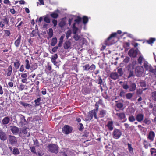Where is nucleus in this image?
I'll list each match as a JSON object with an SVG mask.
<instances>
[{"mask_svg":"<svg viewBox=\"0 0 156 156\" xmlns=\"http://www.w3.org/2000/svg\"><path fill=\"white\" fill-rule=\"evenodd\" d=\"M83 20V23L85 25H86L88 21V19L87 17L84 16L83 17L82 19L80 17L78 16L77 19L75 20V23H75L76 25H79L81 24V21Z\"/></svg>","mask_w":156,"mask_h":156,"instance_id":"f257e3e1","label":"nucleus"},{"mask_svg":"<svg viewBox=\"0 0 156 156\" xmlns=\"http://www.w3.org/2000/svg\"><path fill=\"white\" fill-rule=\"evenodd\" d=\"M97 112L95 110H93L90 111L87 114L86 120L88 121L91 120L93 119V117H94L95 119H98V118L97 115Z\"/></svg>","mask_w":156,"mask_h":156,"instance_id":"f03ea898","label":"nucleus"},{"mask_svg":"<svg viewBox=\"0 0 156 156\" xmlns=\"http://www.w3.org/2000/svg\"><path fill=\"white\" fill-rule=\"evenodd\" d=\"M47 147L48 150L52 153L57 154L58 152V147L55 144H49L48 146Z\"/></svg>","mask_w":156,"mask_h":156,"instance_id":"7ed1b4c3","label":"nucleus"},{"mask_svg":"<svg viewBox=\"0 0 156 156\" xmlns=\"http://www.w3.org/2000/svg\"><path fill=\"white\" fill-rule=\"evenodd\" d=\"M122 134L121 131L117 129H115L112 133V136L114 139H118L119 138Z\"/></svg>","mask_w":156,"mask_h":156,"instance_id":"20e7f679","label":"nucleus"},{"mask_svg":"<svg viewBox=\"0 0 156 156\" xmlns=\"http://www.w3.org/2000/svg\"><path fill=\"white\" fill-rule=\"evenodd\" d=\"M72 127L68 125H65L62 128L63 133L66 134L70 133L72 132Z\"/></svg>","mask_w":156,"mask_h":156,"instance_id":"39448f33","label":"nucleus"},{"mask_svg":"<svg viewBox=\"0 0 156 156\" xmlns=\"http://www.w3.org/2000/svg\"><path fill=\"white\" fill-rule=\"evenodd\" d=\"M28 129L24 127L20 129V135L22 137L28 136H30V133L27 131Z\"/></svg>","mask_w":156,"mask_h":156,"instance_id":"423d86ee","label":"nucleus"},{"mask_svg":"<svg viewBox=\"0 0 156 156\" xmlns=\"http://www.w3.org/2000/svg\"><path fill=\"white\" fill-rule=\"evenodd\" d=\"M144 72V68L142 66H137L135 70V73L137 76L140 77L142 76Z\"/></svg>","mask_w":156,"mask_h":156,"instance_id":"0eeeda50","label":"nucleus"},{"mask_svg":"<svg viewBox=\"0 0 156 156\" xmlns=\"http://www.w3.org/2000/svg\"><path fill=\"white\" fill-rule=\"evenodd\" d=\"M18 116L20 118V125L23 126L27 125V122L25 119V116L21 114L19 115Z\"/></svg>","mask_w":156,"mask_h":156,"instance_id":"6e6552de","label":"nucleus"},{"mask_svg":"<svg viewBox=\"0 0 156 156\" xmlns=\"http://www.w3.org/2000/svg\"><path fill=\"white\" fill-rule=\"evenodd\" d=\"M116 115L118 117L119 120H123L122 121V122H125L127 120L126 117L125 115L123 112L117 113H116Z\"/></svg>","mask_w":156,"mask_h":156,"instance_id":"1a4fd4ad","label":"nucleus"},{"mask_svg":"<svg viewBox=\"0 0 156 156\" xmlns=\"http://www.w3.org/2000/svg\"><path fill=\"white\" fill-rule=\"evenodd\" d=\"M117 35V33H112L111 35L108 38L107 40L105 41V44L107 45H110L112 44L115 42L113 43H112L110 42V40L111 38L113 37H115Z\"/></svg>","mask_w":156,"mask_h":156,"instance_id":"9d476101","label":"nucleus"},{"mask_svg":"<svg viewBox=\"0 0 156 156\" xmlns=\"http://www.w3.org/2000/svg\"><path fill=\"white\" fill-rule=\"evenodd\" d=\"M137 50H134V49H132L129 51L128 55L130 57L135 58L137 56Z\"/></svg>","mask_w":156,"mask_h":156,"instance_id":"9b49d317","label":"nucleus"},{"mask_svg":"<svg viewBox=\"0 0 156 156\" xmlns=\"http://www.w3.org/2000/svg\"><path fill=\"white\" fill-rule=\"evenodd\" d=\"M106 126L108 128L109 130L110 131L114 129L113 121L112 120L108 121Z\"/></svg>","mask_w":156,"mask_h":156,"instance_id":"f8f14e48","label":"nucleus"},{"mask_svg":"<svg viewBox=\"0 0 156 156\" xmlns=\"http://www.w3.org/2000/svg\"><path fill=\"white\" fill-rule=\"evenodd\" d=\"M9 141L11 144H14L17 143L16 137L13 136H10L9 137Z\"/></svg>","mask_w":156,"mask_h":156,"instance_id":"ddd939ff","label":"nucleus"},{"mask_svg":"<svg viewBox=\"0 0 156 156\" xmlns=\"http://www.w3.org/2000/svg\"><path fill=\"white\" fill-rule=\"evenodd\" d=\"M135 64V62H133L126 66V68L128 71H134Z\"/></svg>","mask_w":156,"mask_h":156,"instance_id":"4468645a","label":"nucleus"},{"mask_svg":"<svg viewBox=\"0 0 156 156\" xmlns=\"http://www.w3.org/2000/svg\"><path fill=\"white\" fill-rule=\"evenodd\" d=\"M7 136L5 133L2 130H0V139L4 141L6 140Z\"/></svg>","mask_w":156,"mask_h":156,"instance_id":"2eb2a0df","label":"nucleus"},{"mask_svg":"<svg viewBox=\"0 0 156 156\" xmlns=\"http://www.w3.org/2000/svg\"><path fill=\"white\" fill-rule=\"evenodd\" d=\"M21 77L22 78L21 81L23 83H27V73H21L20 74ZM20 74H19L20 75Z\"/></svg>","mask_w":156,"mask_h":156,"instance_id":"dca6fc26","label":"nucleus"},{"mask_svg":"<svg viewBox=\"0 0 156 156\" xmlns=\"http://www.w3.org/2000/svg\"><path fill=\"white\" fill-rule=\"evenodd\" d=\"M147 70H149L150 72L154 73V75H156V68L154 69L150 65L147 63Z\"/></svg>","mask_w":156,"mask_h":156,"instance_id":"f3484780","label":"nucleus"},{"mask_svg":"<svg viewBox=\"0 0 156 156\" xmlns=\"http://www.w3.org/2000/svg\"><path fill=\"white\" fill-rule=\"evenodd\" d=\"M21 35L20 34L18 36L17 39L15 41L14 45L16 47H18L20 46L21 42Z\"/></svg>","mask_w":156,"mask_h":156,"instance_id":"a211bd4d","label":"nucleus"},{"mask_svg":"<svg viewBox=\"0 0 156 156\" xmlns=\"http://www.w3.org/2000/svg\"><path fill=\"white\" fill-rule=\"evenodd\" d=\"M155 133L154 132L150 131L147 137L148 139L149 140L151 141H153L155 137Z\"/></svg>","mask_w":156,"mask_h":156,"instance_id":"6ab92c4d","label":"nucleus"},{"mask_svg":"<svg viewBox=\"0 0 156 156\" xmlns=\"http://www.w3.org/2000/svg\"><path fill=\"white\" fill-rule=\"evenodd\" d=\"M10 128L11 131L14 134H16L18 133L19 130L18 128L15 126H11Z\"/></svg>","mask_w":156,"mask_h":156,"instance_id":"aec40b11","label":"nucleus"},{"mask_svg":"<svg viewBox=\"0 0 156 156\" xmlns=\"http://www.w3.org/2000/svg\"><path fill=\"white\" fill-rule=\"evenodd\" d=\"M136 88V85L135 83L131 82L129 86V90L130 91H133L135 90Z\"/></svg>","mask_w":156,"mask_h":156,"instance_id":"412c9836","label":"nucleus"},{"mask_svg":"<svg viewBox=\"0 0 156 156\" xmlns=\"http://www.w3.org/2000/svg\"><path fill=\"white\" fill-rule=\"evenodd\" d=\"M111 78L114 80H116L119 78V76L118 73L116 72H112L110 75Z\"/></svg>","mask_w":156,"mask_h":156,"instance_id":"4be33fe9","label":"nucleus"},{"mask_svg":"<svg viewBox=\"0 0 156 156\" xmlns=\"http://www.w3.org/2000/svg\"><path fill=\"white\" fill-rule=\"evenodd\" d=\"M136 118L137 121L140 122L143 119L144 115L142 114H138L136 115Z\"/></svg>","mask_w":156,"mask_h":156,"instance_id":"5701e85b","label":"nucleus"},{"mask_svg":"<svg viewBox=\"0 0 156 156\" xmlns=\"http://www.w3.org/2000/svg\"><path fill=\"white\" fill-rule=\"evenodd\" d=\"M71 44V43L69 41H66L64 44V48L65 49H68L70 47Z\"/></svg>","mask_w":156,"mask_h":156,"instance_id":"b1692460","label":"nucleus"},{"mask_svg":"<svg viewBox=\"0 0 156 156\" xmlns=\"http://www.w3.org/2000/svg\"><path fill=\"white\" fill-rule=\"evenodd\" d=\"M107 112L106 110L101 109L99 111V116L101 118L104 117L106 114Z\"/></svg>","mask_w":156,"mask_h":156,"instance_id":"393cba45","label":"nucleus"},{"mask_svg":"<svg viewBox=\"0 0 156 156\" xmlns=\"http://www.w3.org/2000/svg\"><path fill=\"white\" fill-rule=\"evenodd\" d=\"M7 72L6 73V76H11L12 74V66L11 65L9 66L7 69Z\"/></svg>","mask_w":156,"mask_h":156,"instance_id":"a878e982","label":"nucleus"},{"mask_svg":"<svg viewBox=\"0 0 156 156\" xmlns=\"http://www.w3.org/2000/svg\"><path fill=\"white\" fill-rule=\"evenodd\" d=\"M10 121V119L8 117H5L2 120V123L4 125L8 124Z\"/></svg>","mask_w":156,"mask_h":156,"instance_id":"bb28decb","label":"nucleus"},{"mask_svg":"<svg viewBox=\"0 0 156 156\" xmlns=\"http://www.w3.org/2000/svg\"><path fill=\"white\" fill-rule=\"evenodd\" d=\"M48 34V36L47 37V38L48 40H49L52 37L53 34V30L52 28H51L49 29Z\"/></svg>","mask_w":156,"mask_h":156,"instance_id":"cd10ccee","label":"nucleus"},{"mask_svg":"<svg viewBox=\"0 0 156 156\" xmlns=\"http://www.w3.org/2000/svg\"><path fill=\"white\" fill-rule=\"evenodd\" d=\"M14 63V65L15 68L17 69H19L20 66V62L18 60H16V61L13 62Z\"/></svg>","mask_w":156,"mask_h":156,"instance_id":"c85d7f7f","label":"nucleus"},{"mask_svg":"<svg viewBox=\"0 0 156 156\" xmlns=\"http://www.w3.org/2000/svg\"><path fill=\"white\" fill-rule=\"evenodd\" d=\"M72 28L73 33L74 34H77L79 30V29L76 26L75 23H73Z\"/></svg>","mask_w":156,"mask_h":156,"instance_id":"c756f323","label":"nucleus"},{"mask_svg":"<svg viewBox=\"0 0 156 156\" xmlns=\"http://www.w3.org/2000/svg\"><path fill=\"white\" fill-rule=\"evenodd\" d=\"M127 74H128L127 78L128 79L131 77H133L135 76L134 71H128Z\"/></svg>","mask_w":156,"mask_h":156,"instance_id":"7c9ffc66","label":"nucleus"},{"mask_svg":"<svg viewBox=\"0 0 156 156\" xmlns=\"http://www.w3.org/2000/svg\"><path fill=\"white\" fill-rule=\"evenodd\" d=\"M2 21L5 24L9 25V19L5 16H4V18L2 19Z\"/></svg>","mask_w":156,"mask_h":156,"instance_id":"2f4dec72","label":"nucleus"},{"mask_svg":"<svg viewBox=\"0 0 156 156\" xmlns=\"http://www.w3.org/2000/svg\"><path fill=\"white\" fill-rule=\"evenodd\" d=\"M57 41V39L56 37L53 38L51 41V45L52 46H54L56 44Z\"/></svg>","mask_w":156,"mask_h":156,"instance_id":"473e14b6","label":"nucleus"},{"mask_svg":"<svg viewBox=\"0 0 156 156\" xmlns=\"http://www.w3.org/2000/svg\"><path fill=\"white\" fill-rule=\"evenodd\" d=\"M155 38H150L148 40H147V42L150 44H151L156 41Z\"/></svg>","mask_w":156,"mask_h":156,"instance_id":"72a5a7b5","label":"nucleus"},{"mask_svg":"<svg viewBox=\"0 0 156 156\" xmlns=\"http://www.w3.org/2000/svg\"><path fill=\"white\" fill-rule=\"evenodd\" d=\"M25 68L27 69H29L30 68V62L28 59L25 60Z\"/></svg>","mask_w":156,"mask_h":156,"instance_id":"f704fd0d","label":"nucleus"},{"mask_svg":"<svg viewBox=\"0 0 156 156\" xmlns=\"http://www.w3.org/2000/svg\"><path fill=\"white\" fill-rule=\"evenodd\" d=\"M12 153L14 155H17L20 154V151L18 148L14 147Z\"/></svg>","mask_w":156,"mask_h":156,"instance_id":"c9c22d12","label":"nucleus"},{"mask_svg":"<svg viewBox=\"0 0 156 156\" xmlns=\"http://www.w3.org/2000/svg\"><path fill=\"white\" fill-rule=\"evenodd\" d=\"M151 154V155L155 156L156 155V149L151 148L150 149Z\"/></svg>","mask_w":156,"mask_h":156,"instance_id":"e433bc0d","label":"nucleus"},{"mask_svg":"<svg viewBox=\"0 0 156 156\" xmlns=\"http://www.w3.org/2000/svg\"><path fill=\"white\" fill-rule=\"evenodd\" d=\"M117 73L119 75V76H121L123 74L122 69V68H120L118 69L117 70Z\"/></svg>","mask_w":156,"mask_h":156,"instance_id":"4c0bfd02","label":"nucleus"},{"mask_svg":"<svg viewBox=\"0 0 156 156\" xmlns=\"http://www.w3.org/2000/svg\"><path fill=\"white\" fill-rule=\"evenodd\" d=\"M98 79L97 80V83L100 85H101L102 84L103 81L102 79L101 78L100 76L98 75Z\"/></svg>","mask_w":156,"mask_h":156,"instance_id":"58836bf2","label":"nucleus"},{"mask_svg":"<svg viewBox=\"0 0 156 156\" xmlns=\"http://www.w3.org/2000/svg\"><path fill=\"white\" fill-rule=\"evenodd\" d=\"M41 98H38L37 99H35L34 100V102L35 103V106L36 107L39 106L40 105V102L41 101Z\"/></svg>","mask_w":156,"mask_h":156,"instance_id":"ea45409f","label":"nucleus"},{"mask_svg":"<svg viewBox=\"0 0 156 156\" xmlns=\"http://www.w3.org/2000/svg\"><path fill=\"white\" fill-rule=\"evenodd\" d=\"M130 58L129 57L126 56L123 60V62L125 64L128 63L130 61Z\"/></svg>","mask_w":156,"mask_h":156,"instance_id":"a19ab883","label":"nucleus"},{"mask_svg":"<svg viewBox=\"0 0 156 156\" xmlns=\"http://www.w3.org/2000/svg\"><path fill=\"white\" fill-rule=\"evenodd\" d=\"M128 120L129 122H133L136 119L132 115L129 117Z\"/></svg>","mask_w":156,"mask_h":156,"instance_id":"79ce46f5","label":"nucleus"},{"mask_svg":"<svg viewBox=\"0 0 156 156\" xmlns=\"http://www.w3.org/2000/svg\"><path fill=\"white\" fill-rule=\"evenodd\" d=\"M133 95V94L130 93L126 94V98L128 99H131Z\"/></svg>","mask_w":156,"mask_h":156,"instance_id":"37998d69","label":"nucleus"},{"mask_svg":"<svg viewBox=\"0 0 156 156\" xmlns=\"http://www.w3.org/2000/svg\"><path fill=\"white\" fill-rule=\"evenodd\" d=\"M83 70L84 71H89V65L88 64H86L83 66Z\"/></svg>","mask_w":156,"mask_h":156,"instance_id":"c03bdc74","label":"nucleus"},{"mask_svg":"<svg viewBox=\"0 0 156 156\" xmlns=\"http://www.w3.org/2000/svg\"><path fill=\"white\" fill-rule=\"evenodd\" d=\"M50 16L53 18L56 19L58 16V15L57 13H53L50 14Z\"/></svg>","mask_w":156,"mask_h":156,"instance_id":"a18cd8bd","label":"nucleus"},{"mask_svg":"<svg viewBox=\"0 0 156 156\" xmlns=\"http://www.w3.org/2000/svg\"><path fill=\"white\" fill-rule=\"evenodd\" d=\"M20 104L25 107H26L28 106L30 107L31 106V105L23 102H21Z\"/></svg>","mask_w":156,"mask_h":156,"instance_id":"49530a36","label":"nucleus"},{"mask_svg":"<svg viewBox=\"0 0 156 156\" xmlns=\"http://www.w3.org/2000/svg\"><path fill=\"white\" fill-rule=\"evenodd\" d=\"M127 145L128 146V149L129 152L131 153L133 152V149L131 145L129 143H128Z\"/></svg>","mask_w":156,"mask_h":156,"instance_id":"de8ad7c7","label":"nucleus"},{"mask_svg":"<svg viewBox=\"0 0 156 156\" xmlns=\"http://www.w3.org/2000/svg\"><path fill=\"white\" fill-rule=\"evenodd\" d=\"M144 60L143 56H140L138 59V61L139 63L141 64L142 62Z\"/></svg>","mask_w":156,"mask_h":156,"instance_id":"09e8293b","label":"nucleus"},{"mask_svg":"<svg viewBox=\"0 0 156 156\" xmlns=\"http://www.w3.org/2000/svg\"><path fill=\"white\" fill-rule=\"evenodd\" d=\"M84 127L83 125L81 123H80L79 125L78 129L80 131L82 132L83 131Z\"/></svg>","mask_w":156,"mask_h":156,"instance_id":"8fccbe9b","label":"nucleus"},{"mask_svg":"<svg viewBox=\"0 0 156 156\" xmlns=\"http://www.w3.org/2000/svg\"><path fill=\"white\" fill-rule=\"evenodd\" d=\"M122 87L125 90H127L129 88V86L126 83H124L122 85Z\"/></svg>","mask_w":156,"mask_h":156,"instance_id":"3c124183","label":"nucleus"},{"mask_svg":"<svg viewBox=\"0 0 156 156\" xmlns=\"http://www.w3.org/2000/svg\"><path fill=\"white\" fill-rule=\"evenodd\" d=\"M73 38L75 40L78 41L80 38V36L78 35L77 34H74L73 36Z\"/></svg>","mask_w":156,"mask_h":156,"instance_id":"603ef678","label":"nucleus"},{"mask_svg":"<svg viewBox=\"0 0 156 156\" xmlns=\"http://www.w3.org/2000/svg\"><path fill=\"white\" fill-rule=\"evenodd\" d=\"M71 33V31L70 30H69L67 31L66 33V37L67 39H68L69 37L70 36Z\"/></svg>","mask_w":156,"mask_h":156,"instance_id":"864d4df0","label":"nucleus"},{"mask_svg":"<svg viewBox=\"0 0 156 156\" xmlns=\"http://www.w3.org/2000/svg\"><path fill=\"white\" fill-rule=\"evenodd\" d=\"M95 66L94 64H92L90 66H89V71H93L95 69Z\"/></svg>","mask_w":156,"mask_h":156,"instance_id":"5fc2aeb1","label":"nucleus"},{"mask_svg":"<svg viewBox=\"0 0 156 156\" xmlns=\"http://www.w3.org/2000/svg\"><path fill=\"white\" fill-rule=\"evenodd\" d=\"M152 99L154 101H156V91L153 92L152 93Z\"/></svg>","mask_w":156,"mask_h":156,"instance_id":"6e6d98bb","label":"nucleus"},{"mask_svg":"<svg viewBox=\"0 0 156 156\" xmlns=\"http://www.w3.org/2000/svg\"><path fill=\"white\" fill-rule=\"evenodd\" d=\"M65 22L62 21L59 23V26L61 28H62L65 25Z\"/></svg>","mask_w":156,"mask_h":156,"instance_id":"4d7b16f0","label":"nucleus"},{"mask_svg":"<svg viewBox=\"0 0 156 156\" xmlns=\"http://www.w3.org/2000/svg\"><path fill=\"white\" fill-rule=\"evenodd\" d=\"M25 69H24V65H21L20 69V71L21 72H26V71H24Z\"/></svg>","mask_w":156,"mask_h":156,"instance_id":"13d9d810","label":"nucleus"},{"mask_svg":"<svg viewBox=\"0 0 156 156\" xmlns=\"http://www.w3.org/2000/svg\"><path fill=\"white\" fill-rule=\"evenodd\" d=\"M44 20L45 22L47 23H49L50 22V19L48 17H44Z\"/></svg>","mask_w":156,"mask_h":156,"instance_id":"bf43d9fd","label":"nucleus"},{"mask_svg":"<svg viewBox=\"0 0 156 156\" xmlns=\"http://www.w3.org/2000/svg\"><path fill=\"white\" fill-rule=\"evenodd\" d=\"M58 56L57 54H55L51 58V60H55L56 59L58 58Z\"/></svg>","mask_w":156,"mask_h":156,"instance_id":"052dcab7","label":"nucleus"},{"mask_svg":"<svg viewBox=\"0 0 156 156\" xmlns=\"http://www.w3.org/2000/svg\"><path fill=\"white\" fill-rule=\"evenodd\" d=\"M31 151L34 154H36L37 153L35 148L34 147H30Z\"/></svg>","mask_w":156,"mask_h":156,"instance_id":"680f3d73","label":"nucleus"},{"mask_svg":"<svg viewBox=\"0 0 156 156\" xmlns=\"http://www.w3.org/2000/svg\"><path fill=\"white\" fill-rule=\"evenodd\" d=\"M117 107L119 108H121L123 107V104L121 103H119L116 105Z\"/></svg>","mask_w":156,"mask_h":156,"instance_id":"e2e57ef3","label":"nucleus"},{"mask_svg":"<svg viewBox=\"0 0 156 156\" xmlns=\"http://www.w3.org/2000/svg\"><path fill=\"white\" fill-rule=\"evenodd\" d=\"M47 69L49 71V73H51L52 72L51 69L52 68L51 66L49 65H48V66L47 68Z\"/></svg>","mask_w":156,"mask_h":156,"instance_id":"0e129e2a","label":"nucleus"},{"mask_svg":"<svg viewBox=\"0 0 156 156\" xmlns=\"http://www.w3.org/2000/svg\"><path fill=\"white\" fill-rule=\"evenodd\" d=\"M25 86L24 85L21 83L20 87V90H23L25 88Z\"/></svg>","mask_w":156,"mask_h":156,"instance_id":"69168bd1","label":"nucleus"},{"mask_svg":"<svg viewBox=\"0 0 156 156\" xmlns=\"http://www.w3.org/2000/svg\"><path fill=\"white\" fill-rule=\"evenodd\" d=\"M37 66L36 63H34L33 65H32L31 66V68L33 69V70H35L37 69Z\"/></svg>","mask_w":156,"mask_h":156,"instance_id":"338daca9","label":"nucleus"},{"mask_svg":"<svg viewBox=\"0 0 156 156\" xmlns=\"http://www.w3.org/2000/svg\"><path fill=\"white\" fill-rule=\"evenodd\" d=\"M58 48V46H55L52 49V51L53 52H55L57 51V49Z\"/></svg>","mask_w":156,"mask_h":156,"instance_id":"774afa93","label":"nucleus"}]
</instances>
